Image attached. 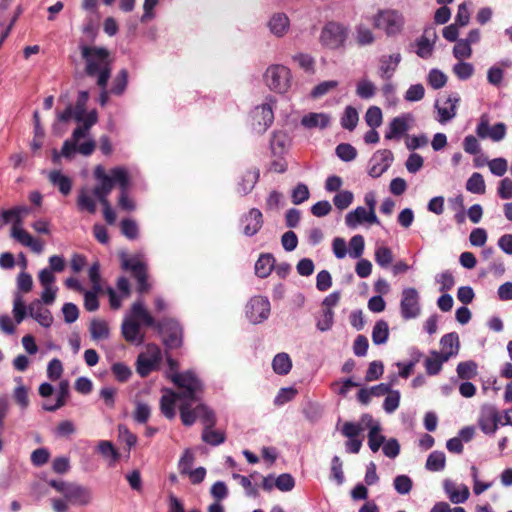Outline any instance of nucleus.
Returning <instances> with one entry per match:
<instances>
[{
	"label": "nucleus",
	"mask_w": 512,
	"mask_h": 512,
	"mask_svg": "<svg viewBox=\"0 0 512 512\" xmlns=\"http://www.w3.org/2000/svg\"><path fill=\"white\" fill-rule=\"evenodd\" d=\"M170 380L177 386L179 392L165 389L160 399V409L166 418L173 419L176 415V403L199 402L204 385L193 371L171 373Z\"/></svg>",
	"instance_id": "obj_1"
},
{
	"label": "nucleus",
	"mask_w": 512,
	"mask_h": 512,
	"mask_svg": "<svg viewBox=\"0 0 512 512\" xmlns=\"http://www.w3.org/2000/svg\"><path fill=\"white\" fill-rule=\"evenodd\" d=\"M80 50L85 61V73L95 78L100 88H105L112 72L110 52L104 47L89 45H81Z\"/></svg>",
	"instance_id": "obj_2"
},
{
	"label": "nucleus",
	"mask_w": 512,
	"mask_h": 512,
	"mask_svg": "<svg viewBox=\"0 0 512 512\" xmlns=\"http://www.w3.org/2000/svg\"><path fill=\"white\" fill-rule=\"evenodd\" d=\"M89 99L87 91H80L76 104L68 105L63 112L58 113L57 119L61 122L75 120L79 125L76 128H83L84 138H92L90 136L91 127L97 122L98 115L95 110L86 111V104Z\"/></svg>",
	"instance_id": "obj_3"
},
{
	"label": "nucleus",
	"mask_w": 512,
	"mask_h": 512,
	"mask_svg": "<svg viewBox=\"0 0 512 512\" xmlns=\"http://www.w3.org/2000/svg\"><path fill=\"white\" fill-rule=\"evenodd\" d=\"M83 131V128H75L71 137L64 141L61 151L56 149L52 151V161L55 164L60 162L61 157L72 159L76 153L89 156L94 152L96 148L95 140L84 138Z\"/></svg>",
	"instance_id": "obj_4"
},
{
	"label": "nucleus",
	"mask_w": 512,
	"mask_h": 512,
	"mask_svg": "<svg viewBox=\"0 0 512 512\" xmlns=\"http://www.w3.org/2000/svg\"><path fill=\"white\" fill-rule=\"evenodd\" d=\"M94 177L98 183L93 188V193L103 206V214L105 221L108 224L112 225L116 221V214L114 210L111 208V205L108 201V195L112 191V179L108 177L107 172L101 165L95 167Z\"/></svg>",
	"instance_id": "obj_5"
},
{
	"label": "nucleus",
	"mask_w": 512,
	"mask_h": 512,
	"mask_svg": "<svg viewBox=\"0 0 512 512\" xmlns=\"http://www.w3.org/2000/svg\"><path fill=\"white\" fill-rule=\"evenodd\" d=\"M49 485L72 504L87 506L92 502L91 490L83 485L64 480H50Z\"/></svg>",
	"instance_id": "obj_6"
},
{
	"label": "nucleus",
	"mask_w": 512,
	"mask_h": 512,
	"mask_svg": "<svg viewBox=\"0 0 512 512\" xmlns=\"http://www.w3.org/2000/svg\"><path fill=\"white\" fill-rule=\"evenodd\" d=\"M266 86L277 94H286L292 86L291 70L282 64H272L263 75Z\"/></svg>",
	"instance_id": "obj_7"
},
{
	"label": "nucleus",
	"mask_w": 512,
	"mask_h": 512,
	"mask_svg": "<svg viewBox=\"0 0 512 512\" xmlns=\"http://www.w3.org/2000/svg\"><path fill=\"white\" fill-rule=\"evenodd\" d=\"M193 403L183 402L179 404L180 418L185 426H192L197 419H200L204 427L215 426L216 416L214 411L203 403L192 408Z\"/></svg>",
	"instance_id": "obj_8"
},
{
	"label": "nucleus",
	"mask_w": 512,
	"mask_h": 512,
	"mask_svg": "<svg viewBox=\"0 0 512 512\" xmlns=\"http://www.w3.org/2000/svg\"><path fill=\"white\" fill-rule=\"evenodd\" d=\"M276 106V99L269 96L265 101L255 106L251 113V128L257 134H263L272 125L274 121V108Z\"/></svg>",
	"instance_id": "obj_9"
},
{
	"label": "nucleus",
	"mask_w": 512,
	"mask_h": 512,
	"mask_svg": "<svg viewBox=\"0 0 512 512\" xmlns=\"http://www.w3.org/2000/svg\"><path fill=\"white\" fill-rule=\"evenodd\" d=\"M374 27L383 31L387 36L399 34L405 24L402 13L393 9L380 10L373 17Z\"/></svg>",
	"instance_id": "obj_10"
},
{
	"label": "nucleus",
	"mask_w": 512,
	"mask_h": 512,
	"mask_svg": "<svg viewBox=\"0 0 512 512\" xmlns=\"http://www.w3.org/2000/svg\"><path fill=\"white\" fill-rule=\"evenodd\" d=\"M108 174V177L112 179V188L117 184L120 188V196L118 205L121 209L126 211H132L135 209L134 201L128 195V189L130 186V174L128 168L125 166H116L112 168Z\"/></svg>",
	"instance_id": "obj_11"
},
{
	"label": "nucleus",
	"mask_w": 512,
	"mask_h": 512,
	"mask_svg": "<svg viewBox=\"0 0 512 512\" xmlns=\"http://www.w3.org/2000/svg\"><path fill=\"white\" fill-rule=\"evenodd\" d=\"M16 286L17 292L14 295L12 312L15 322L20 324L26 317V305L21 294L28 293L32 290V276L25 271L20 272L16 278Z\"/></svg>",
	"instance_id": "obj_12"
},
{
	"label": "nucleus",
	"mask_w": 512,
	"mask_h": 512,
	"mask_svg": "<svg viewBox=\"0 0 512 512\" xmlns=\"http://www.w3.org/2000/svg\"><path fill=\"white\" fill-rule=\"evenodd\" d=\"M347 35L346 27L337 22H329L321 31L320 42L328 49H338L344 46Z\"/></svg>",
	"instance_id": "obj_13"
},
{
	"label": "nucleus",
	"mask_w": 512,
	"mask_h": 512,
	"mask_svg": "<svg viewBox=\"0 0 512 512\" xmlns=\"http://www.w3.org/2000/svg\"><path fill=\"white\" fill-rule=\"evenodd\" d=\"M400 314L404 320L416 319L421 314L420 295L416 288L406 287L401 292Z\"/></svg>",
	"instance_id": "obj_14"
},
{
	"label": "nucleus",
	"mask_w": 512,
	"mask_h": 512,
	"mask_svg": "<svg viewBox=\"0 0 512 512\" xmlns=\"http://www.w3.org/2000/svg\"><path fill=\"white\" fill-rule=\"evenodd\" d=\"M162 360L160 348L154 344H148L137 358V373L145 377L153 370L157 369Z\"/></svg>",
	"instance_id": "obj_15"
},
{
	"label": "nucleus",
	"mask_w": 512,
	"mask_h": 512,
	"mask_svg": "<svg viewBox=\"0 0 512 512\" xmlns=\"http://www.w3.org/2000/svg\"><path fill=\"white\" fill-rule=\"evenodd\" d=\"M271 311L270 301L264 296L252 297L245 307V315L250 323L260 324L268 319Z\"/></svg>",
	"instance_id": "obj_16"
},
{
	"label": "nucleus",
	"mask_w": 512,
	"mask_h": 512,
	"mask_svg": "<svg viewBox=\"0 0 512 512\" xmlns=\"http://www.w3.org/2000/svg\"><path fill=\"white\" fill-rule=\"evenodd\" d=\"M122 267L125 270H130L136 278L139 293H144L149 290L150 284L147 281L146 264L141 256L122 257Z\"/></svg>",
	"instance_id": "obj_17"
},
{
	"label": "nucleus",
	"mask_w": 512,
	"mask_h": 512,
	"mask_svg": "<svg viewBox=\"0 0 512 512\" xmlns=\"http://www.w3.org/2000/svg\"><path fill=\"white\" fill-rule=\"evenodd\" d=\"M394 155L389 149L376 151L368 162V174L372 178H378L383 175L392 165Z\"/></svg>",
	"instance_id": "obj_18"
},
{
	"label": "nucleus",
	"mask_w": 512,
	"mask_h": 512,
	"mask_svg": "<svg viewBox=\"0 0 512 512\" xmlns=\"http://www.w3.org/2000/svg\"><path fill=\"white\" fill-rule=\"evenodd\" d=\"M475 132L480 139H491L494 142H499L506 136V125L499 122L490 126L488 116L482 115L476 126Z\"/></svg>",
	"instance_id": "obj_19"
},
{
	"label": "nucleus",
	"mask_w": 512,
	"mask_h": 512,
	"mask_svg": "<svg viewBox=\"0 0 512 512\" xmlns=\"http://www.w3.org/2000/svg\"><path fill=\"white\" fill-rule=\"evenodd\" d=\"M500 415L498 409L491 404H485L480 409L478 424L483 433L493 435L498 429Z\"/></svg>",
	"instance_id": "obj_20"
},
{
	"label": "nucleus",
	"mask_w": 512,
	"mask_h": 512,
	"mask_svg": "<svg viewBox=\"0 0 512 512\" xmlns=\"http://www.w3.org/2000/svg\"><path fill=\"white\" fill-rule=\"evenodd\" d=\"M38 280L43 290L40 298L35 299V301H39L46 305H52L56 300L58 292V287L55 285V275H51L48 271L40 270L38 272Z\"/></svg>",
	"instance_id": "obj_21"
},
{
	"label": "nucleus",
	"mask_w": 512,
	"mask_h": 512,
	"mask_svg": "<svg viewBox=\"0 0 512 512\" xmlns=\"http://www.w3.org/2000/svg\"><path fill=\"white\" fill-rule=\"evenodd\" d=\"M345 224L349 228H356L359 225H379L380 221L375 211H370L365 207L358 206L354 210L348 212L345 216Z\"/></svg>",
	"instance_id": "obj_22"
},
{
	"label": "nucleus",
	"mask_w": 512,
	"mask_h": 512,
	"mask_svg": "<svg viewBox=\"0 0 512 512\" xmlns=\"http://www.w3.org/2000/svg\"><path fill=\"white\" fill-rule=\"evenodd\" d=\"M414 121L410 113H405L391 120L385 132L386 140H399L409 131L411 123Z\"/></svg>",
	"instance_id": "obj_23"
},
{
	"label": "nucleus",
	"mask_w": 512,
	"mask_h": 512,
	"mask_svg": "<svg viewBox=\"0 0 512 512\" xmlns=\"http://www.w3.org/2000/svg\"><path fill=\"white\" fill-rule=\"evenodd\" d=\"M262 212L257 208H251L243 214L240 219L242 232L245 236L252 237L256 235L263 226Z\"/></svg>",
	"instance_id": "obj_24"
},
{
	"label": "nucleus",
	"mask_w": 512,
	"mask_h": 512,
	"mask_svg": "<svg viewBox=\"0 0 512 512\" xmlns=\"http://www.w3.org/2000/svg\"><path fill=\"white\" fill-rule=\"evenodd\" d=\"M401 61L402 56L399 52L382 55L378 60V76L384 81L391 80Z\"/></svg>",
	"instance_id": "obj_25"
},
{
	"label": "nucleus",
	"mask_w": 512,
	"mask_h": 512,
	"mask_svg": "<svg viewBox=\"0 0 512 512\" xmlns=\"http://www.w3.org/2000/svg\"><path fill=\"white\" fill-rule=\"evenodd\" d=\"M437 39V33L434 28L425 29L423 35L416 39V54L422 59H428L432 56L434 45Z\"/></svg>",
	"instance_id": "obj_26"
},
{
	"label": "nucleus",
	"mask_w": 512,
	"mask_h": 512,
	"mask_svg": "<svg viewBox=\"0 0 512 512\" xmlns=\"http://www.w3.org/2000/svg\"><path fill=\"white\" fill-rule=\"evenodd\" d=\"M443 489L448 499L453 504H463L469 499L470 496V491L467 485L456 484L451 479H445L443 481Z\"/></svg>",
	"instance_id": "obj_27"
},
{
	"label": "nucleus",
	"mask_w": 512,
	"mask_h": 512,
	"mask_svg": "<svg viewBox=\"0 0 512 512\" xmlns=\"http://www.w3.org/2000/svg\"><path fill=\"white\" fill-rule=\"evenodd\" d=\"M46 304L33 300L26 306V315L28 314L39 325L49 328L53 324V316L50 310L44 307Z\"/></svg>",
	"instance_id": "obj_28"
},
{
	"label": "nucleus",
	"mask_w": 512,
	"mask_h": 512,
	"mask_svg": "<svg viewBox=\"0 0 512 512\" xmlns=\"http://www.w3.org/2000/svg\"><path fill=\"white\" fill-rule=\"evenodd\" d=\"M163 340L168 348H177L182 343V329L174 320H169L160 326Z\"/></svg>",
	"instance_id": "obj_29"
},
{
	"label": "nucleus",
	"mask_w": 512,
	"mask_h": 512,
	"mask_svg": "<svg viewBox=\"0 0 512 512\" xmlns=\"http://www.w3.org/2000/svg\"><path fill=\"white\" fill-rule=\"evenodd\" d=\"M11 237L21 245L30 248L36 254H40L43 251V243L32 237L21 225L12 226Z\"/></svg>",
	"instance_id": "obj_30"
},
{
	"label": "nucleus",
	"mask_w": 512,
	"mask_h": 512,
	"mask_svg": "<svg viewBox=\"0 0 512 512\" xmlns=\"http://www.w3.org/2000/svg\"><path fill=\"white\" fill-rule=\"evenodd\" d=\"M459 101V95L454 93L449 95L442 103L436 102L435 107L438 112L437 120L442 124L452 120L456 116Z\"/></svg>",
	"instance_id": "obj_31"
},
{
	"label": "nucleus",
	"mask_w": 512,
	"mask_h": 512,
	"mask_svg": "<svg viewBox=\"0 0 512 512\" xmlns=\"http://www.w3.org/2000/svg\"><path fill=\"white\" fill-rule=\"evenodd\" d=\"M331 115L325 112H309L302 116L301 126L306 129H326L331 124Z\"/></svg>",
	"instance_id": "obj_32"
},
{
	"label": "nucleus",
	"mask_w": 512,
	"mask_h": 512,
	"mask_svg": "<svg viewBox=\"0 0 512 512\" xmlns=\"http://www.w3.org/2000/svg\"><path fill=\"white\" fill-rule=\"evenodd\" d=\"M121 331L124 339L133 345H141L144 341V334L141 331L140 324L131 317L124 319Z\"/></svg>",
	"instance_id": "obj_33"
},
{
	"label": "nucleus",
	"mask_w": 512,
	"mask_h": 512,
	"mask_svg": "<svg viewBox=\"0 0 512 512\" xmlns=\"http://www.w3.org/2000/svg\"><path fill=\"white\" fill-rule=\"evenodd\" d=\"M267 25L275 37L282 38L290 30V19L285 13L276 12L271 15Z\"/></svg>",
	"instance_id": "obj_34"
},
{
	"label": "nucleus",
	"mask_w": 512,
	"mask_h": 512,
	"mask_svg": "<svg viewBox=\"0 0 512 512\" xmlns=\"http://www.w3.org/2000/svg\"><path fill=\"white\" fill-rule=\"evenodd\" d=\"M441 353L444 357H447L449 360L452 357H455L459 353L460 349V341L459 336L455 332H451L445 334L440 339Z\"/></svg>",
	"instance_id": "obj_35"
},
{
	"label": "nucleus",
	"mask_w": 512,
	"mask_h": 512,
	"mask_svg": "<svg viewBox=\"0 0 512 512\" xmlns=\"http://www.w3.org/2000/svg\"><path fill=\"white\" fill-rule=\"evenodd\" d=\"M70 394V384L68 380H61L57 389V398L54 403L47 400L42 404V408L45 411L53 412L66 404L67 398Z\"/></svg>",
	"instance_id": "obj_36"
},
{
	"label": "nucleus",
	"mask_w": 512,
	"mask_h": 512,
	"mask_svg": "<svg viewBox=\"0 0 512 512\" xmlns=\"http://www.w3.org/2000/svg\"><path fill=\"white\" fill-rule=\"evenodd\" d=\"M259 176V170L256 168L245 171L237 184V192L241 195L249 194L258 182Z\"/></svg>",
	"instance_id": "obj_37"
},
{
	"label": "nucleus",
	"mask_w": 512,
	"mask_h": 512,
	"mask_svg": "<svg viewBox=\"0 0 512 512\" xmlns=\"http://www.w3.org/2000/svg\"><path fill=\"white\" fill-rule=\"evenodd\" d=\"M447 361H449L447 357H444L441 353H438V351H430L429 355L424 360L426 373L430 376L439 374L443 364Z\"/></svg>",
	"instance_id": "obj_38"
},
{
	"label": "nucleus",
	"mask_w": 512,
	"mask_h": 512,
	"mask_svg": "<svg viewBox=\"0 0 512 512\" xmlns=\"http://www.w3.org/2000/svg\"><path fill=\"white\" fill-rule=\"evenodd\" d=\"M29 213V208L27 206H17L12 209L2 210L0 213V217L3 220V223L13 222L12 226L21 225L23 223L24 217Z\"/></svg>",
	"instance_id": "obj_39"
},
{
	"label": "nucleus",
	"mask_w": 512,
	"mask_h": 512,
	"mask_svg": "<svg viewBox=\"0 0 512 512\" xmlns=\"http://www.w3.org/2000/svg\"><path fill=\"white\" fill-rule=\"evenodd\" d=\"M275 267V259L272 254H261L255 263V273L260 278H266Z\"/></svg>",
	"instance_id": "obj_40"
},
{
	"label": "nucleus",
	"mask_w": 512,
	"mask_h": 512,
	"mask_svg": "<svg viewBox=\"0 0 512 512\" xmlns=\"http://www.w3.org/2000/svg\"><path fill=\"white\" fill-rule=\"evenodd\" d=\"M290 145L288 135L283 131H274L272 134L270 147L275 156L284 154Z\"/></svg>",
	"instance_id": "obj_41"
},
{
	"label": "nucleus",
	"mask_w": 512,
	"mask_h": 512,
	"mask_svg": "<svg viewBox=\"0 0 512 512\" xmlns=\"http://www.w3.org/2000/svg\"><path fill=\"white\" fill-rule=\"evenodd\" d=\"M49 181L56 186L63 195H68L72 189L71 179L59 170H52L48 174Z\"/></svg>",
	"instance_id": "obj_42"
},
{
	"label": "nucleus",
	"mask_w": 512,
	"mask_h": 512,
	"mask_svg": "<svg viewBox=\"0 0 512 512\" xmlns=\"http://www.w3.org/2000/svg\"><path fill=\"white\" fill-rule=\"evenodd\" d=\"M97 452L106 460L110 466L115 465V463L119 460L120 454L118 450L114 447L113 443L108 440H101L98 442L96 446Z\"/></svg>",
	"instance_id": "obj_43"
},
{
	"label": "nucleus",
	"mask_w": 512,
	"mask_h": 512,
	"mask_svg": "<svg viewBox=\"0 0 512 512\" xmlns=\"http://www.w3.org/2000/svg\"><path fill=\"white\" fill-rule=\"evenodd\" d=\"M127 317H131L134 321H141L144 325L153 326L154 319L146 310L144 303L141 299L136 301L131 308V313Z\"/></svg>",
	"instance_id": "obj_44"
},
{
	"label": "nucleus",
	"mask_w": 512,
	"mask_h": 512,
	"mask_svg": "<svg viewBox=\"0 0 512 512\" xmlns=\"http://www.w3.org/2000/svg\"><path fill=\"white\" fill-rule=\"evenodd\" d=\"M94 193H90L87 189H81L77 197V207L81 211H88L94 214L97 210V205Z\"/></svg>",
	"instance_id": "obj_45"
},
{
	"label": "nucleus",
	"mask_w": 512,
	"mask_h": 512,
	"mask_svg": "<svg viewBox=\"0 0 512 512\" xmlns=\"http://www.w3.org/2000/svg\"><path fill=\"white\" fill-rule=\"evenodd\" d=\"M89 331L94 341L106 340L110 335L108 323L101 319L91 320Z\"/></svg>",
	"instance_id": "obj_46"
},
{
	"label": "nucleus",
	"mask_w": 512,
	"mask_h": 512,
	"mask_svg": "<svg viewBox=\"0 0 512 512\" xmlns=\"http://www.w3.org/2000/svg\"><path fill=\"white\" fill-rule=\"evenodd\" d=\"M273 371L278 375H287L292 368V361L287 353H278L272 360Z\"/></svg>",
	"instance_id": "obj_47"
},
{
	"label": "nucleus",
	"mask_w": 512,
	"mask_h": 512,
	"mask_svg": "<svg viewBox=\"0 0 512 512\" xmlns=\"http://www.w3.org/2000/svg\"><path fill=\"white\" fill-rule=\"evenodd\" d=\"M374 256L378 266L384 269L388 268L394 259L392 250L385 245H377Z\"/></svg>",
	"instance_id": "obj_48"
},
{
	"label": "nucleus",
	"mask_w": 512,
	"mask_h": 512,
	"mask_svg": "<svg viewBox=\"0 0 512 512\" xmlns=\"http://www.w3.org/2000/svg\"><path fill=\"white\" fill-rule=\"evenodd\" d=\"M446 465V457L442 451H433L429 454L425 467L432 472L444 470Z\"/></svg>",
	"instance_id": "obj_49"
},
{
	"label": "nucleus",
	"mask_w": 512,
	"mask_h": 512,
	"mask_svg": "<svg viewBox=\"0 0 512 512\" xmlns=\"http://www.w3.org/2000/svg\"><path fill=\"white\" fill-rule=\"evenodd\" d=\"M389 337V326L384 320L375 323L372 330V341L375 345L385 344Z\"/></svg>",
	"instance_id": "obj_50"
},
{
	"label": "nucleus",
	"mask_w": 512,
	"mask_h": 512,
	"mask_svg": "<svg viewBox=\"0 0 512 512\" xmlns=\"http://www.w3.org/2000/svg\"><path fill=\"white\" fill-rule=\"evenodd\" d=\"M385 443V437L381 434L380 424H373L368 433V446L372 452L379 451Z\"/></svg>",
	"instance_id": "obj_51"
},
{
	"label": "nucleus",
	"mask_w": 512,
	"mask_h": 512,
	"mask_svg": "<svg viewBox=\"0 0 512 512\" xmlns=\"http://www.w3.org/2000/svg\"><path fill=\"white\" fill-rule=\"evenodd\" d=\"M214 426L204 427L202 432V440L212 446H218L222 444L225 439V433L220 430H214Z\"/></svg>",
	"instance_id": "obj_52"
},
{
	"label": "nucleus",
	"mask_w": 512,
	"mask_h": 512,
	"mask_svg": "<svg viewBox=\"0 0 512 512\" xmlns=\"http://www.w3.org/2000/svg\"><path fill=\"white\" fill-rule=\"evenodd\" d=\"M128 85V71L121 69L113 79L110 92L114 95H122Z\"/></svg>",
	"instance_id": "obj_53"
},
{
	"label": "nucleus",
	"mask_w": 512,
	"mask_h": 512,
	"mask_svg": "<svg viewBox=\"0 0 512 512\" xmlns=\"http://www.w3.org/2000/svg\"><path fill=\"white\" fill-rule=\"evenodd\" d=\"M466 189L473 194H484L486 185L480 173H473L466 182Z\"/></svg>",
	"instance_id": "obj_54"
},
{
	"label": "nucleus",
	"mask_w": 512,
	"mask_h": 512,
	"mask_svg": "<svg viewBox=\"0 0 512 512\" xmlns=\"http://www.w3.org/2000/svg\"><path fill=\"white\" fill-rule=\"evenodd\" d=\"M477 368L476 362L469 360L460 362L457 365L456 372L459 378L469 380L477 375Z\"/></svg>",
	"instance_id": "obj_55"
},
{
	"label": "nucleus",
	"mask_w": 512,
	"mask_h": 512,
	"mask_svg": "<svg viewBox=\"0 0 512 512\" xmlns=\"http://www.w3.org/2000/svg\"><path fill=\"white\" fill-rule=\"evenodd\" d=\"M375 93L376 86L371 80L362 78L360 81H358L356 85V94L361 99H370L374 97Z\"/></svg>",
	"instance_id": "obj_56"
},
{
	"label": "nucleus",
	"mask_w": 512,
	"mask_h": 512,
	"mask_svg": "<svg viewBox=\"0 0 512 512\" xmlns=\"http://www.w3.org/2000/svg\"><path fill=\"white\" fill-rule=\"evenodd\" d=\"M359 115L357 110L352 106H347L341 118V125L347 130H353L357 126Z\"/></svg>",
	"instance_id": "obj_57"
},
{
	"label": "nucleus",
	"mask_w": 512,
	"mask_h": 512,
	"mask_svg": "<svg viewBox=\"0 0 512 512\" xmlns=\"http://www.w3.org/2000/svg\"><path fill=\"white\" fill-rule=\"evenodd\" d=\"M365 241L364 237L360 234L354 235L349 242L348 254L353 259H359L364 253Z\"/></svg>",
	"instance_id": "obj_58"
},
{
	"label": "nucleus",
	"mask_w": 512,
	"mask_h": 512,
	"mask_svg": "<svg viewBox=\"0 0 512 512\" xmlns=\"http://www.w3.org/2000/svg\"><path fill=\"white\" fill-rule=\"evenodd\" d=\"M338 85H339V82L337 80H327V81L320 82L312 89L310 96L313 99L320 98V97L328 94L329 92L333 91L334 89H336L338 87Z\"/></svg>",
	"instance_id": "obj_59"
},
{
	"label": "nucleus",
	"mask_w": 512,
	"mask_h": 512,
	"mask_svg": "<svg viewBox=\"0 0 512 512\" xmlns=\"http://www.w3.org/2000/svg\"><path fill=\"white\" fill-rule=\"evenodd\" d=\"M334 323V312L332 309H323L317 317V329L321 332L329 331Z\"/></svg>",
	"instance_id": "obj_60"
},
{
	"label": "nucleus",
	"mask_w": 512,
	"mask_h": 512,
	"mask_svg": "<svg viewBox=\"0 0 512 512\" xmlns=\"http://www.w3.org/2000/svg\"><path fill=\"white\" fill-rule=\"evenodd\" d=\"M365 121L370 128L376 129L381 126L383 121L382 111L377 106H371L365 114Z\"/></svg>",
	"instance_id": "obj_61"
},
{
	"label": "nucleus",
	"mask_w": 512,
	"mask_h": 512,
	"mask_svg": "<svg viewBox=\"0 0 512 512\" xmlns=\"http://www.w3.org/2000/svg\"><path fill=\"white\" fill-rule=\"evenodd\" d=\"M427 81H428V84L433 89L437 90V89H441L442 87H444L446 85L447 76L441 70L434 68L429 71L428 76H427Z\"/></svg>",
	"instance_id": "obj_62"
},
{
	"label": "nucleus",
	"mask_w": 512,
	"mask_h": 512,
	"mask_svg": "<svg viewBox=\"0 0 512 512\" xmlns=\"http://www.w3.org/2000/svg\"><path fill=\"white\" fill-rule=\"evenodd\" d=\"M452 70L458 79L467 80L473 75L474 66L469 62L459 60V62L453 66Z\"/></svg>",
	"instance_id": "obj_63"
},
{
	"label": "nucleus",
	"mask_w": 512,
	"mask_h": 512,
	"mask_svg": "<svg viewBox=\"0 0 512 512\" xmlns=\"http://www.w3.org/2000/svg\"><path fill=\"white\" fill-rule=\"evenodd\" d=\"M195 461L194 453L191 449H185L178 461V469L182 475H187Z\"/></svg>",
	"instance_id": "obj_64"
}]
</instances>
